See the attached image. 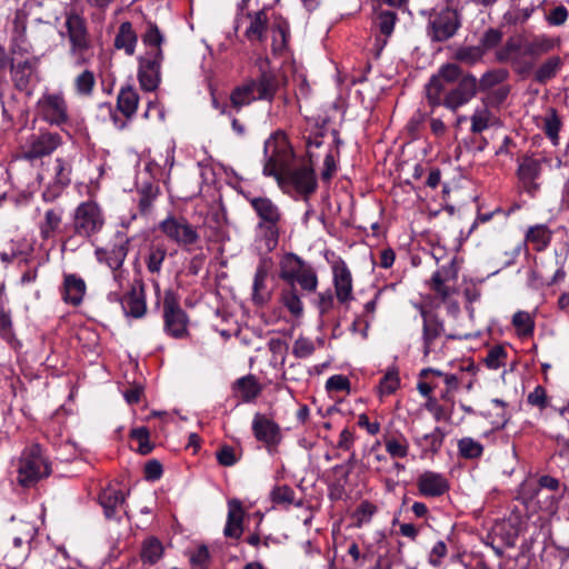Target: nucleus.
Returning a JSON list of instances; mask_svg holds the SVG:
<instances>
[{
    "mask_svg": "<svg viewBox=\"0 0 569 569\" xmlns=\"http://www.w3.org/2000/svg\"><path fill=\"white\" fill-rule=\"evenodd\" d=\"M279 278L286 283L280 295L282 305L292 316L300 317L303 306L298 295L297 284L307 293L316 292L318 287L316 270L296 253L288 252L280 259Z\"/></svg>",
    "mask_w": 569,
    "mask_h": 569,
    "instance_id": "1",
    "label": "nucleus"
},
{
    "mask_svg": "<svg viewBox=\"0 0 569 569\" xmlns=\"http://www.w3.org/2000/svg\"><path fill=\"white\" fill-rule=\"evenodd\" d=\"M247 200L259 218L258 229L266 247L270 251L273 250L280 236L281 210L268 197H247Z\"/></svg>",
    "mask_w": 569,
    "mask_h": 569,
    "instance_id": "2",
    "label": "nucleus"
},
{
    "mask_svg": "<svg viewBox=\"0 0 569 569\" xmlns=\"http://www.w3.org/2000/svg\"><path fill=\"white\" fill-rule=\"evenodd\" d=\"M51 473L48 459L43 456L42 448L38 443L27 447L18 462V483L22 487H31L42 478Z\"/></svg>",
    "mask_w": 569,
    "mask_h": 569,
    "instance_id": "3",
    "label": "nucleus"
},
{
    "mask_svg": "<svg viewBox=\"0 0 569 569\" xmlns=\"http://www.w3.org/2000/svg\"><path fill=\"white\" fill-rule=\"evenodd\" d=\"M509 77L510 73L505 68L490 69L481 74L478 83L485 107L499 108L507 101L511 91V86L507 83Z\"/></svg>",
    "mask_w": 569,
    "mask_h": 569,
    "instance_id": "4",
    "label": "nucleus"
},
{
    "mask_svg": "<svg viewBox=\"0 0 569 569\" xmlns=\"http://www.w3.org/2000/svg\"><path fill=\"white\" fill-rule=\"evenodd\" d=\"M466 72L460 64L456 62H447L442 64L438 72L429 79L426 84V99L430 107L436 108L441 106V97L445 92L446 84H452L460 81Z\"/></svg>",
    "mask_w": 569,
    "mask_h": 569,
    "instance_id": "5",
    "label": "nucleus"
},
{
    "mask_svg": "<svg viewBox=\"0 0 569 569\" xmlns=\"http://www.w3.org/2000/svg\"><path fill=\"white\" fill-rule=\"evenodd\" d=\"M188 315L180 307L179 299L173 291H166L163 298V328L174 339L189 336Z\"/></svg>",
    "mask_w": 569,
    "mask_h": 569,
    "instance_id": "6",
    "label": "nucleus"
},
{
    "mask_svg": "<svg viewBox=\"0 0 569 569\" xmlns=\"http://www.w3.org/2000/svg\"><path fill=\"white\" fill-rule=\"evenodd\" d=\"M104 224L101 209L94 202H82L74 211L72 230L73 233L89 238L99 232Z\"/></svg>",
    "mask_w": 569,
    "mask_h": 569,
    "instance_id": "7",
    "label": "nucleus"
},
{
    "mask_svg": "<svg viewBox=\"0 0 569 569\" xmlns=\"http://www.w3.org/2000/svg\"><path fill=\"white\" fill-rule=\"evenodd\" d=\"M159 229L170 241L183 248L200 240L197 229L184 217L169 216L160 222Z\"/></svg>",
    "mask_w": 569,
    "mask_h": 569,
    "instance_id": "8",
    "label": "nucleus"
},
{
    "mask_svg": "<svg viewBox=\"0 0 569 569\" xmlns=\"http://www.w3.org/2000/svg\"><path fill=\"white\" fill-rule=\"evenodd\" d=\"M478 92L479 83L477 77L471 72H466L460 81L441 97V106L456 112L459 108L469 103Z\"/></svg>",
    "mask_w": 569,
    "mask_h": 569,
    "instance_id": "9",
    "label": "nucleus"
},
{
    "mask_svg": "<svg viewBox=\"0 0 569 569\" xmlns=\"http://www.w3.org/2000/svg\"><path fill=\"white\" fill-rule=\"evenodd\" d=\"M252 432L258 442H261L269 453L273 455L282 440L278 423L266 415L257 412L252 419Z\"/></svg>",
    "mask_w": 569,
    "mask_h": 569,
    "instance_id": "10",
    "label": "nucleus"
},
{
    "mask_svg": "<svg viewBox=\"0 0 569 569\" xmlns=\"http://www.w3.org/2000/svg\"><path fill=\"white\" fill-rule=\"evenodd\" d=\"M283 184L291 186L305 199H308L318 187L315 170L307 163L287 168Z\"/></svg>",
    "mask_w": 569,
    "mask_h": 569,
    "instance_id": "11",
    "label": "nucleus"
},
{
    "mask_svg": "<svg viewBox=\"0 0 569 569\" xmlns=\"http://www.w3.org/2000/svg\"><path fill=\"white\" fill-rule=\"evenodd\" d=\"M429 34L433 41L443 42L452 38L460 28L457 10L446 7L429 21Z\"/></svg>",
    "mask_w": 569,
    "mask_h": 569,
    "instance_id": "12",
    "label": "nucleus"
},
{
    "mask_svg": "<svg viewBox=\"0 0 569 569\" xmlns=\"http://www.w3.org/2000/svg\"><path fill=\"white\" fill-rule=\"evenodd\" d=\"M39 113L50 124L62 126L69 122L68 104L61 93H46L38 101Z\"/></svg>",
    "mask_w": 569,
    "mask_h": 569,
    "instance_id": "13",
    "label": "nucleus"
},
{
    "mask_svg": "<svg viewBox=\"0 0 569 569\" xmlns=\"http://www.w3.org/2000/svg\"><path fill=\"white\" fill-rule=\"evenodd\" d=\"M62 143V137L57 132L41 131L31 134L23 149V158L34 160L51 154Z\"/></svg>",
    "mask_w": 569,
    "mask_h": 569,
    "instance_id": "14",
    "label": "nucleus"
},
{
    "mask_svg": "<svg viewBox=\"0 0 569 569\" xmlns=\"http://www.w3.org/2000/svg\"><path fill=\"white\" fill-rule=\"evenodd\" d=\"M162 59V50L147 52L144 57L139 59L138 79L143 90L153 91L158 88Z\"/></svg>",
    "mask_w": 569,
    "mask_h": 569,
    "instance_id": "15",
    "label": "nucleus"
},
{
    "mask_svg": "<svg viewBox=\"0 0 569 569\" xmlns=\"http://www.w3.org/2000/svg\"><path fill=\"white\" fill-rule=\"evenodd\" d=\"M130 238L122 233L118 232L116 234V241L113 246L109 248H97L94 251V256L100 263H104L111 270H117L120 267H123V262L129 252Z\"/></svg>",
    "mask_w": 569,
    "mask_h": 569,
    "instance_id": "16",
    "label": "nucleus"
},
{
    "mask_svg": "<svg viewBox=\"0 0 569 569\" xmlns=\"http://www.w3.org/2000/svg\"><path fill=\"white\" fill-rule=\"evenodd\" d=\"M422 317L423 356L432 352L433 342L446 333L443 320L433 311L420 307Z\"/></svg>",
    "mask_w": 569,
    "mask_h": 569,
    "instance_id": "17",
    "label": "nucleus"
},
{
    "mask_svg": "<svg viewBox=\"0 0 569 569\" xmlns=\"http://www.w3.org/2000/svg\"><path fill=\"white\" fill-rule=\"evenodd\" d=\"M119 301L126 316L133 318L143 317L147 311V305L142 280H136L130 290L122 297H119Z\"/></svg>",
    "mask_w": 569,
    "mask_h": 569,
    "instance_id": "18",
    "label": "nucleus"
},
{
    "mask_svg": "<svg viewBox=\"0 0 569 569\" xmlns=\"http://www.w3.org/2000/svg\"><path fill=\"white\" fill-rule=\"evenodd\" d=\"M541 174V161L532 157H525L518 166L517 177L521 188L533 196L540 188L537 179Z\"/></svg>",
    "mask_w": 569,
    "mask_h": 569,
    "instance_id": "19",
    "label": "nucleus"
},
{
    "mask_svg": "<svg viewBox=\"0 0 569 569\" xmlns=\"http://www.w3.org/2000/svg\"><path fill=\"white\" fill-rule=\"evenodd\" d=\"M272 267L270 258L260 259L253 278L252 302L256 306H263L271 299V290L267 286V279Z\"/></svg>",
    "mask_w": 569,
    "mask_h": 569,
    "instance_id": "20",
    "label": "nucleus"
},
{
    "mask_svg": "<svg viewBox=\"0 0 569 569\" xmlns=\"http://www.w3.org/2000/svg\"><path fill=\"white\" fill-rule=\"evenodd\" d=\"M333 284L336 297L342 305L353 299L352 276L343 260L335 262L332 266Z\"/></svg>",
    "mask_w": 569,
    "mask_h": 569,
    "instance_id": "21",
    "label": "nucleus"
},
{
    "mask_svg": "<svg viewBox=\"0 0 569 569\" xmlns=\"http://www.w3.org/2000/svg\"><path fill=\"white\" fill-rule=\"evenodd\" d=\"M418 491L427 498H436L445 495L450 486L448 479L438 472L425 471L417 479Z\"/></svg>",
    "mask_w": 569,
    "mask_h": 569,
    "instance_id": "22",
    "label": "nucleus"
},
{
    "mask_svg": "<svg viewBox=\"0 0 569 569\" xmlns=\"http://www.w3.org/2000/svg\"><path fill=\"white\" fill-rule=\"evenodd\" d=\"M26 545L27 541H23L19 537L0 538V557L8 568L17 569L23 561L28 551Z\"/></svg>",
    "mask_w": 569,
    "mask_h": 569,
    "instance_id": "23",
    "label": "nucleus"
},
{
    "mask_svg": "<svg viewBox=\"0 0 569 569\" xmlns=\"http://www.w3.org/2000/svg\"><path fill=\"white\" fill-rule=\"evenodd\" d=\"M64 17L70 44L90 42L86 18L76 8L67 10Z\"/></svg>",
    "mask_w": 569,
    "mask_h": 569,
    "instance_id": "24",
    "label": "nucleus"
},
{
    "mask_svg": "<svg viewBox=\"0 0 569 569\" xmlns=\"http://www.w3.org/2000/svg\"><path fill=\"white\" fill-rule=\"evenodd\" d=\"M87 291L84 280L73 273H66L63 276V283L61 289L62 300L73 307L82 303L83 297Z\"/></svg>",
    "mask_w": 569,
    "mask_h": 569,
    "instance_id": "25",
    "label": "nucleus"
},
{
    "mask_svg": "<svg viewBox=\"0 0 569 569\" xmlns=\"http://www.w3.org/2000/svg\"><path fill=\"white\" fill-rule=\"evenodd\" d=\"M233 396L241 402H253L261 393L262 386L254 375H247L232 383Z\"/></svg>",
    "mask_w": 569,
    "mask_h": 569,
    "instance_id": "26",
    "label": "nucleus"
},
{
    "mask_svg": "<svg viewBox=\"0 0 569 569\" xmlns=\"http://www.w3.org/2000/svg\"><path fill=\"white\" fill-rule=\"evenodd\" d=\"M38 59H27L24 61L14 63V60H10V71L12 82L19 91L28 89L31 78L37 69Z\"/></svg>",
    "mask_w": 569,
    "mask_h": 569,
    "instance_id": "27",
    "label": "nucleus"
},
{
    "mask_svg": "<svg viewBox=\"0 0 569 569\" xmlns=\"http://www.w3.org/2000/svg\"><path fill=\"white\" fill-rule=\"evenodd\" d=\"M228 518L223 533L228 538L239 539L242 535L244 510L241 501L232 499L228 502Z\"/></svg>",
    "mask_w": 569,
    "mask_h": 569,
    "instance_id": "28",
    "label": "nucleus"
},
{
    "mask_svg": "<svg viewBox=\"0 0 569 569\" xmlns=\"http://www.w3.org/2000/svg\"><path fill=\"white\" fill-rule=\"evenodd\" d=\"M99 503L103 508L107 518L117 513V508L124 503V493L117 486L109 485L99 495Z\"/></svg>",
    "mask_w": 569,
    "mask_h": 569,
    "instance_id": "29",
    "label": "nucleus"
},
{
    "mask_svg": "<svg viewBox=\"0 0 569 569\" xmlns=\"http://www.w3.org/2000/svg\"><path fill=\"white\" fill-rule=\"evenodd\" d=\"M558 41L551 37L546 34L535 36L530 39H526L522 42L523 54L529 56L531 58H538L542 54H546L552 51Z\"/></svg>",
    "mask_w": 569,
    "mask_h": 569,
    "instance_id": "30",
    "label": "nucleus"
},
{
    "mask_svg": "<svg viewBox=\"0 0 569 569\" xmlns=\"http://www.w3.org/2000/svg\"><path fill=\"white\" fill-rule=\"evenodd\" d=\"M250 19V24L244 31V37L250 41L263 42L268 30V16L264 10H259L254 13H247Z\"/></svg>",
    "mask_w": 569,
    "mask_h": 569,
    "instance_id": "31",
    "label": "nucleus"
},
{
    "mask_svg": "<svg viewBox=\"0 0 569 569\" xmlns=\"http://www.w3.org/2000/svg\"><path fill=\"white\" fill-rule=\"evenodd\" d=\"M272 42L271 50L273 54L281 56L288 48V40L290 36L289 23L283 18H276L272 27Z\"/></svg>",
    "mask_w": 569,
    "mask_h": 569,
    "instance_id": "32",
    "label": "nucleus"
},
{
    "mask_svg": "<svg viewBox=\"0 0 569 569\" xmlns=\"http://www.w3.org/2000/svg\"><path fill=\"white\" fill-rule=\"evenodd\" d=\"M138 209L141 216H148L153 207L154 200L160 194L159 186L152 182H144L137 189Z\"/></svg>",
    "mask_w": 569,
    "mask_h": 569,
    "instance_id": "33",
    "label": "nucleus"
},
{
    "mask_svg": "<svg viewBox=\"0 0 569 569\" xmlns=\"http://www.w3.org/2000/svg\"><path fill=\"white\" fill-rule=\"evenodd\" d=\"M138 37L131 22H122L114 38V47L117 49H123L127 54L132 56L134 53Z\"/></svg>",
    "mask_w": 569,
    "mask_h": 569,
    "instance_id": "34",
    "label": "nucleus"
},
{
    "mask_svg": "<svg viewBox=\"0 0 569 569\" xmlns=\"http://www.w3.org/2000/svg\"><path fill=\"white\" fill-rule=\"evenodd\" d=\"M562 66L563 61L559 56H552L548 58L535 71V81L540 84L547 83L558 74Z\"/></svg>",
    "mask_w": 569,
    "mask_h": 569,
    "instance_id": "35",
    "label": "nucleus"
},
{
    "mask_svg": "<svg viewBox=\"0 0 569 569\" xmlns=\"http://www.w3.org/2000/svg\"><path fill=\"white\" fill-rule=\"evenodd\" d=\"M62 223V211L57 209H49L46 211L43 220L39 224L40 236L43 240L52 238L59 230Z\"/></svg>",
    "mask_w": 569,
    "mask_h": 569,
    "instance_id": "36",
    "label": "nucleus"
},
{
    "mask_svg": "<svg viewBox=\"0 0 569 569\" xmlns=\"http://www.w3.org/2000/svg\"><path fill=\"white\" fill-rule=\"evenodd\" d=\"M551 231L546 224L530 227L526 233V241L530 243L536 251L545 250L551 241Z\"/></svg>",
    "mask_w": 569,
    "mask_h": 569,
    "instance_id": "37",
    "label": "nucleus"
},
{
    "mask_svg": "<svg viewBox=\"0 0 569 569\" xmlns=\"http://www.w3.org/2000/svg\"><path fill=\"white\" fill-rule=\"evenodd\" d=\"M139 96L132 87L122 88L118 94L117 107L126 118H131L137 110Z\"/></svg>",
    "mask_w": 569,
    "mask_h": 569,
    "instance_id": "38",
    "label": "nucleus"
},
{
    "mask_svg": "<svg viewBox=\"0 0 569 569\" xmlns=\"http://www.w3.org/2000/svg\"><path fill=\"white\" fill-rule=\"evenodd\" d=\"M485 53L480 47L477 46H461L458 47L453 52V60L466 64L468 67H472L482 61Z\"/></svg>",
    "mask_w": 569,
    "mask_h": 569,
    "instance_id": "39",
    "label": "nucleus"
},
{
    "mask_svg": "<svg viewBox=\"0 0 569 569\" xmlns=\"http://www.w3.org/2000/svg\"><path fill=\"white\" fill-rule=\"evenodd\" d=\"M562 127L561 119L555 108H549L547 113L542 117L541 128L545 134L552 141V143H557L559 139V131Z\"/></svg>",
    "mask_w": 569,
    "mask_h": 569,
    "instance_id": "40",
    "label": "nucleus"
},
{
    "mask_svg": "<svg viewBox=\"0 0 569 569\" xmlns=\"http://www.w3.org/2000/svg\"><path fill=\"white\" fill-rule=\"evenodd\" d=\"M262 86V98L272 101L280 84L279 74L271 70L261 71L259 76Z\"/></svg>",
    "mask_w": 569,
    "mask_h": 569,
    "instance_id": "41",
    "label": "nucleus"
},
{
    "mask_svg": "<svg viewBox=\"0 0 569 569\" xmlns=\"http://www.w3.org/2000/svg\"><path fill=\"white\" fill-rule=\"evenodd\" d=\"M295 490L287 486H277L270 492V500L273 505L288 509L295 503Z\"/></svg>",
    "mask_w": 569,
    "mask_h": 569,
    "instance_id": "42",
    "label": "nucleus"
},
{
    "mask_svg": "<svg viewBox=\"0 0 569 569\" xmlns=\"http://www.w3.org/2000/svg\"><path fill=\"white\" fill-rule=\"evenodd\" d=\"M141 40L146 46L152 48L149 52H154L156 50H161V44L164 39L158 26L152 21H147L146 30L141 34Z\"/></svg>",
    "mask_w": 569,
    "mask_h": 569,
    "instance_id": "43",
    "label": "nucleus"
},
{
    "mask_svg": "<svg viewBox=\"0 0 569 569\" xmlns=\"http://www.w3.org/2000/svg\"><path fill=\"white\" fill-rule=\"evenodd\" d=\"M163 553V547L161 542L156 539L151 538L147 540L141 549V560L143 563L154 565Z\"/></svg>",
    "mask_w": 569,
    "mask_h": 569,
    "instance_id": "44",
    "label": "nucleus"
},
{
    "mask_svg": "<svg viewBox=\"0 0 569 569\" xmlns=\"http://www.w3.org/2000/svg\"><path fill=\"white\" fill-rule=\"evenodd\" d=\"M254 100H257L256 94L252 93L250 86H248L247 82L234 88L230 94L231 106L237 110L250 104Z\"/></svg>",
    "mask_w": 569,
    "mask_h": 569,
    "instance_id": "45",
    "label": "nucleus"
},
{
    "mask_svg": "<svg viewBox=\"0 0 569 569\" xmlns=\"http://www.w3.org/2000/svg\"><path fill=\"white\" fill-rule=\"evenodd\" d=\"M96 84V77L93 71L83 70L80 74H78L74 79V88L78 94L89 97L93 92V88Z\"/></svg>",
    "mask_w": 569,
    "mask_h": 569,
    "instance_id": "46",
    "label": "nucleus"
},
{
    "mask_svg": "<svg viewBox=\"0 0 569 569\" xmlns=\"http://www.w3.org/2000/svg\"><path fill=\"white\" fill-rule=\"evenodd\" d=\"M512 325L518 336L528 337L533 333L535 322L529 312L518 311L512 317Z\"/></svg>",
    "mask_w": 569,
    "mask_h": 569,
    "instance_id": "47",
    "label": "nucleus"
},
{
    "mask_svg": "<svg viewBox=\"0 0 569 569\" xmlns=\"http://www.w3.org/2000/svg\"><path fill=\"white\" fill-rule=\"evenodd\" d=\"M69 53L73 58L74 66L78 68L89 63L93 56L90 42L70 44Z\"/></svg>",
    "mask_w": 569,
    "mask_h": 569,
    "instance_id": "48",
    "label": "nucleus"
},
{
    "mask_svg": "<svg viewBox=\"0 0 569 569\" xmlns=\"http://www.w3.org/2000/svg\"><path fill=\"white\" fill-rule=\"evenodd\" d=\"M445 438V433L440 428H435V430L428 435H425L422 438L417 439V443L425 450L437 452L442 446V441Z\"/></svg>",
    "mask_w": 569,
    "mask_h": 569,
    "instance_id": "49",
    "label": "nucleus"
},
{
    "mask_svg": "<svg viewBox=\"0 0 569 569\" xmlns=\"http://www.w3.org/2000/svg\"><path fill=\"white\" fill-rule=\"evenodd\" d=\"M458 449L461 457L466 459H475L482 455L483 447L480 442L472 438H462L458 442Z\"/></svg>",
    "mask_w": 569,
    "mask_h": 569,
    "instance_id": "50",
    "label": "nucleus"
},
{
    "mask_svg": "<svg viewBox=\"0 0 569 569\" xmlns=\"http://www.w3.org/2000/svg\"><path fill=\"white\" fill-rule=\"evenodd\" d=\"M522 48V44L518 43L515 39L510 38L506 41L503 47H501L496 52V59L500 63H511L516 56V53Z\"/></svg>",
    "mask_w": 569,
    "mask_h": 569,
    "instance_id": "51",
    "label": "nucleus"
},
{
    "mask_svg": "<svg viewBox=\"0 0 569 569\" xmlns=\"http://www.w3.org/2000/svg\"><path fill=\"white\" fill-rule=\"evenodd\" d=\"M507 351L500 346H493L485 358V363L489 369H498L506 365Z\"/></svg>",
    "mask_w": 569,
    "mask_h": 569,
    "instance_id": "52",
    "label": "nucleus"
},
{
    "mask_svg": "<svg viewBox=\"0 0 569 569\" xmlns=\"http://www.w3.org/2000/svg\"><path fill=\"white\" fill-rule=\"evenodd\" d=\"M316 351L315 342L307 337L300 336L292 346V355L298 359H305Z\"/></svg>",
    "mask_w": 569,
    "mask_h": 569,
    "instance_id": "53",
    "label": "nucleus"
},
{
    "mask_svg": "<svg viewBox=\"0 0 569 569\" xmlns=\"http://www.w3.org/2000/svg\"><path fill=\"white\" fill-rule=\"evenodd\" d=\"M502 40V32L499 29L489 28L479 40V47L486 54L487 51L495 49Z\"/></svg>",
    "mask_w": 569,
    "mask_h": 569,
    "instance_id": "54",
    "label": "nucleus"
},
{
    "mask_svg": "<svg viewBox=\"0 0 569 569\" xmlns=\"http://www.w3.org/2000/svg\"><path fill=\"white\" fill-rule=\"evenodd\" d=\"M167 251L162 247H154L150 250L146 264L147 269L151 273H159L161 270L162 262L164 261Z\"/></svg>",
    "mask_w": 569,
    "mask_h": 569,
    "instance_id": "55",
    "label": "nucleus"
},
{
    "mask_svg": "<svg viewBox=\"0 0 569 569\" xmlns=\"http://www.w3.org/2000/svg\"><path fill=\"white\" fill-rule=\"evenodd\" d=\"M287 167H284L283 162L280 161L274 156H271L264 167H263V173L269 177H274L279 181L280 184H283L284 173H286Z\"/></svg>",
    "mask_w": 569,
    "mask_h": 569,
    "instance_id": "56",
    "label": "nucleus"
},
{
    "mask_svg": "<svg viewBox=\"0 0 569 569\" xmlns=\"http://www.w3.org/2000/svg\"><path fill=\"white\" fill-rule=\"evenodd\" d=\"M387 452L393 458H405L408 456V441L402 438H390L385 441Z\"/></svg>",
    "mask_w": 569,
    "mask_h": 569,
    "instance_id": "57",
    "label": "nucleus"
},
{
    "mask_svg": "<svg viewBox=\"0 0 569 569\" xmlns=\"http://www.w3.org/2000/svg\"><path fill=\"white\" fill-rule=\"evenodd\" d=\"M445 282L446 280L442 277L441 271H436L430 280L431 290L441 299V301H446L452 293L451 288Z\"/></svg>",
    "mask_w": 569,
    "mask_h": 569,
    "instance_id": "58",
    "label": "nucleus"
},
{
    "mask_svg": "<svg viewBox=\"0 0 569 569\" xmlns=\"http://www.w3.org/2000/svg\"><path fill=\"white\" fill-rule=\"evenodd\" d=\"M400 380L398 373L395 371H388L379 382L380 396H389L393 393L399 387Z\"/></svg>",
    "mask_w": 569,
    "mask_h": 569,
    "instance_id": "59",
    "label": "nucleus"
},
{
    "mask_svg": "<svg viewBox=\"0 0 569 569\" xmlns=\"http://www.w3.org/2000/svg\"><path fill=\"white\" fill-rule=\"evenodd\" d=\"M56 182L62 187L70 183L71 167L62 158H57L54 161Z\"/></svg>",
    "mask_w": 569,
    "mask_h": 569,
    "instance_id": "60",
    "label": "nucleus"
},
{
    "mask_svg": "<svg viewBox=\"0 0 569 569\" xmlns=\"http://www.w3.org/2000/svg\"><path fill=\"white\" fill-rule=\"evenodd\" d=\"M192 569H208L210 563V553L207 546L202 545L190 557Z\"/></svg>",
    "mask_w": 569,
    "mask_h": 569,
    "instance_id": "61",
    "label": "nucleus"
},
{
    "mask_svg": "<svg viewBox=\"0 0 569 569\" xmlns=\"http://www.w3.org/2000/svg\"><path fill=\"white\" fill-rule=\"evenodd\" d=\"M396 13L393 11H381L378 16V28L381 34L388 38L395 27Z\"/></svg>",
    "mask_w": 569,
    "mask_h": 569,
    "instance_id": "62",
    "label": "nucleus"
},
{
    "mask_svg": "<svg viewBox=\"0 0 569 569\" xmlns=\"http://www.w3.org/2000/svg\"><path fill=\"white\" fill-rule=\"evenodd\" d=\"M489 107L481 111H476L471 117V132L480 133L489 127Z\"/></svg>",
    "mask_w": 569,
    "mask_h": 569,
    "instance_id": "63",
    "label": "nucleus"
},
{
    "mask_svg": "<svg viewBox=\"0 0 569 569\" xmlns=\"http://www.w3.org/2000/svg\"><path fill=\"white\" fill-rule=\"evenodd\" d=\"M326 389L329 392L336 391H349L350 390V381L347 377L342 375H335L330 377L326 382Z\"/></svg>",
    "mask_w": 569,
    "mask_h": 569,
    "instance_id": "64",
    "label": "nucleus"
}]
</instances>
